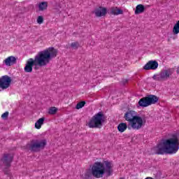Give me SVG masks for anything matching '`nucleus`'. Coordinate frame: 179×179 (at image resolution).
Instances as JSON below:
<instances>
[{
    "label": "nucleus",
    "mask_w": 179,
    "mask_h": 179,
    "mask_svg": "<svg viewBox=\"0 0 179 179\" xmlns=\"http://www.w3.org/2000/svg\"><path fill=\"white\" fill-rule=\"evenodd\" d=\"M110 13L115 16H118V15H122L124 13V10L118 7H111Z\"/></svg>",
    "instance_id": "2eb2a0df"
},
{
    "label": "nucleus",
    "mask_w": 179,
    "mask_h": 179,
    "mask_svg": "<svg viewBox=\"0 0 179 179\" xmlns=\"http://www.w3.org/2000/svg\"><path fill=\"white\" fill-rule=\"evenodd\" d=\"M12 84V78L9 76H3L0 78V92L2 90H6L10 87Z\"/></svg>",
    "instance_id": "1a4fd4ad"
},
{
    "label": "nucleus",
    "mask_w": 179,
    "mask_h": 179,
    "mask_svg": "<svg viewBox=\"0 0 179 179\" xmlns=\"http://www.w3.org/2000/svg\"><path fill=\"white\" fill-rule=\"evenodd\" d=\"M46 145L47 140L45 139L32 141L29 145V149L32 152H38L41 150V149H44Z\"/></svg>",
    "instance_id": "6e6552de"
},
{
    "label": "nucleus",
    "mask_w": 179,
    "mask_h": 179,
    "mask_svg": "<svg viewBox=\"0 0 179 179\" xmlns=\"http://www.w3.org/2000/svg\"><path fill=\"white\" fill-rule=\"evenodd\" d=\"M127 128H128V125L127 124V123H120L117 126V130L119 131V132H121V133L125 132Z\"/></svg>",
    "instance_id": "a211bd4d"
},
{
    "label": "nucleus",
    "mask_w": 179,
    "mask_h": 179,
    "mask_svg": "<svg viewBox=\"0 0 179 179\" xmlns=\"http://www.w3.org/2000/svg\"><path fill=\"white\" fill-rule=\"evenodd\" d=\"M94 13L96 17H103L107 15V8L103 6H99L95 8Z\"/></svg>",
    "instance_id": "f8f14e48"
},
{
    "label": "nucleus",
    "mask_w": 179,
    "mask_h": 179,
    "mask_svg": "<svg viewBox=\"0 0 179 179\" xmlns=\"http://www.w3.org/2000/svg\"><path fill=\"white\" fill-rule=\"evenodd\" d=\"M139 115H138V113L134 110H129L124 114V120L127 121V122H131L134 121L137 117H138Z\"/></svg>",
    "instance_id": "9b49d317"
},
{
    "label": "nucleus",
    "mask_w": 179,
    "mask_h": 179,
    "mask_svg": "<svg viewBox=\"0 0 179 179\" xmlns=\"http://www.w3.org/2000/svg\"><path fill=\"white\" fill-rule=\"evenodd\" d=\"M86 104V102L85 101H81L78 103H77L76 108L77 110H80V108H82L83 107H85V105Z\"/></svg>",
    "instance_id": "4be33fe9"
},
{
    "label": "nucleus",
    "mask_w": 179,
    "mask_h": 179,
    "mask_svg": "<svg viewBox=\"0 0 179 179\" xmlns=\"http://www.w3.org/2000/svg\"><path fill=\"white\" fill-rule=\"evenodd\" d=\"M157 101H159L157 96L150 95L141 99L138 101V106L140 107H149V106H152V104H156Z\"/></svg>",
    "instance_id": "0eeeda50"
},
{
    "label": "nucleus",
    "mask_w": 179,
    "mask_h": 179,
    "mask_svg": "<svg viewBox=\"0 0 179 179\" xmlns=\"http://www.w3.org/2000/svg\"><path fill=\"white\" fill-rule=\"evenodd\" d=\"M44 121H45V117L39 118L35 123V128L36 129H41V127L44 124Z\"/></svg>",
    "instance_id": "dca6fc26"
},
{
    "label": "nucleus",
    "mask_w": 179,
    "mask_h": 179,
    "mask_svg": "<svg viewBox=\"0 0 179 179\" xmlns=\"http://www.w3.org/2000/svg\"><path fill=\"white\" fill-rule=\"evenodd\" d=\"M57 111H58V108L56 107H50L48 110V114L50 115H54L57 114Z\"/></svg>",
    "instance_id": "aec40b11"
},
{
    "label": "nucleus",
    "mask_w": 179,
    "mask_h": 179,
    "mask_svg": "<svg viewBox=\"0 0 179 179\" xmlns=\"http://www.w3.org/2000/svg\"><path fill=\"white\" fill-rule=\"evenodd\" d=\"M174 73V69L170 68H166L161 70V71L152 76L154 80L157 82H164L170 79Z\"/></svg>",
    "instance_id": "20e7f679"
},
{
    "label": "nucleus",
    "mask_w": 179,
    "mask_h": 179,
    "mask_svg": "<svg viewBox=\"0 0 179 179\" xmlns=\"http://www.w3.org/2000/svg\"><path fill=\"white\" fill-rule=\"evenodd\" d=\"M176 73H178V75H179V66L177 68Z\"/></svg>",
    "instance_id": "393cba45"
},
{
    "label": "nucleus",
    "mask_w": 179,
    "mask_h": 179,
    "mask_svg": "<svg viewBox=\"0 0 179 179\" xmlns=\"http://www.w3.org/2000/svg\"><path fill=\"white\" fill-rule=\"evenodd\" d=\"M113 162L106 161L104 162H95L92 166V174L96 178H101L104 174L111 176L113 174Z\"/></svg>",
    "instance_id": "7ed1b4c3"
},
{
    "label": "nucleus",
    "mask_w": 179,
    "mask_h": 179,
    "mask_svg": "<svg viewBox=\"0 0 179 179\" xmlns=\"http://www.w3.org/2000/svg\"><path fill=\"white\" fill-rule=\"evenodd\" d=\"M179 141L177 136L173 135L171 137L164 140L162 143L158 144L153 148L156 155H174L178 152Z\"/></svg>",
    "instance_id": "f03ea898"
},
{
    "label": "nucleus",
    "mask_w": 179,
    "mask_h": 179,
    "mask_svg": "<svg viewBox=\"0 0 179 179\" xmlns=\"http://www.w3.org/2000/svg\"><path fill=\"white\" fill-rule=\"evenodd\" d=\"M145 124H146V117L145 116L138 115L131 122L128 123V129L139 131V129L143 128Z\"/></svg>",
    "instance_id": "39448f33"
},
{
    "label": "nucleus",
    "mask_w": 179,
    "mask_h": 179,
    "mask_svg": "<svg viewBox=\"0 0 179 179\" xmlns=\"http://www.w3.org/2000/svg\"><path fill=\"white\" fill-rule=\"evenodd\" d=\"M3 64H5L6 66H12V65L16 64V57L10 56L3 60Z\"/></svg>",
    "instance_id": "4468645a"
},
{
    "label": "nucleus",
    "mask_w": 179,
    "mask_h": 179,
    "mask_svg": "<svg viewBox=\"0 0 179 179\" xmlns=\"http://www.w3.org/2000/svg\"><path fill=\"white\" fill-rule=\"evenodd\" d=\"M80 46V45L79 44L78 42H73L71 44V48H73V50H78V48H79V47Z\"/></svg>",
    "instance_id": "412c9836"
},
{
    "label": "nucleus",
    "mask_w": 179,
    "mask_h": 179,
    "mask_svg": "<svg viewBox=\"0 0 179 179\" xmlns=\"http://www.w3.org/2000/svg\"><path fill=\"white\" fill-rule=\"evenodd\" d=\"M58 54V50L53 47L48 48L42 51H40L35 56L34 59L30 58L27 60L24 67V71L27 73L33 72V66H45L50 64V61L52 58H55Z\"/></svg>",
    "instance_id": "f257e3e1"
},
{
    "label": "nucleus",
    "mask_w": 179,
    "mask_h": 179,
    "mask_svg": "<svg viewBox=\"0 0 179 179\" xmlns=\"http://www.w3.org/2000/svg\"><path fill=\"white\" fill-rule=\"evenodd\" d=\"M48 6V4L47 3V1H43L39 3L38 8L39 10H45Z\"/></svg>",
    "instance_id": "6ab92c4d"
},
{
    "label": "nucleus",
    "mask_w": 179,
    "mask_h": 179,
    "mask_svg": "<svg viewBox=\"0 0 179 179\" xmlns=\"http://www.w3.org/2000/svg\"><path fill=\"white\" fill-rule=\"evenodd\" d=\"M8 115H9V113L5 112L4 113L2 114L1 117L3 119L8 118Z\"/></svg>",
    "instance_id": "b1692460"
},
{
    "label": "nucleus",
    "mask_w": 179,
    "mask_h": 179,
    "mask_svg": "<svg viewBox=\"0 0 179 179\" xmlns=\"http://www.w3.org/2000/svg\"><path fill=\"white\" fill-rule=\"evenodd\" d=\"M12 160H13V155L10 154H6L1 159V162H3V164H4L6 167H9L12 163Z\"/></svg>",
    "instance_id": "ddd939ff"
},
{
    "label": "nucleus",
    "mask_w": 179,
    "mask_h": 179,
    "mask_svg": "<svg viewBox=\"0 0 179 179\" xmlns=\"http://www.w3.org/2000/svg\"><path fill=\"white\" fill-rule=\"evenodd\" d=\"M43 22H44V19L43 18V16H38L37 19V23H38V24H41Z\"/></svg>",
    "instance_id": "5701e85b"
},
{
    "label": "nucleus",
    "mask_w": 179,
    "mask_h": 179,
    "mask_svg": "<svg viewBox=\"0 0 179 179\" xmlns=\"http://www.w3.org/2000/svg\"><path fill=\"white\" fill-rule=\"evenodd\" d=\"M104 122V115L101 112L95 114L88 123L90 128H101Z\"/></svg>",
    "instance_id": "423d86ee"
},
{
    "label": "nucleus",
    "mask_w": 179,
    "mask_h": 179,
    "mask_svg": "<svg viewBox=\"0 0 179 179\" xmlns=\"http://www.w3.org/2000/svg\"><path fill=\"white\" fill-rule=\"evenodd\" d=\"M145 12V6L142 4H138L136 7V10L134 12L135 15H139L140 13H143Z\"/></svg>",
    "instance_id": "f3484780"
},
{
    "label": "nucleus",
    "mask_w": 179,
    "mask_h": 179,
    "mask_svg": "<svg viewBox=\"0 0 179 179\" xmlns=\"http://www.w3.org/2000/svg\"><path fill=\"white\" fill-rule=\"evenodd\" d=\"M157 68L159 63L156 60H150L143 66L145 71H156Z\"/></svg>",
    "instance_id": "9d476101"
}]
</instances>
